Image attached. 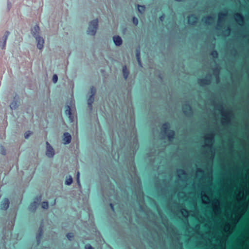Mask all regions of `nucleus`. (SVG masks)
Returning a JSON list of instances; mask_svg holds the SVG:
<instances>
[{
  "label": "nucleus",
  "instance_id": "obj_40",
  "mask_svg": "<svg viewBox=\"0 0 249 249\" xmlns=\"http://www.w3.org/2000/svg\"><path fill=\"white\" fill-rule=\"evenodd\" d=\"M181 171L182 174H183V175H186V172L184 170H181Z\"/></svg>",
  "mask_w": 249,
  "mask_h": 249
},
{
  "label": "nucleus",
  "instance_id": "obj_38",
  "mask_svg": "<svg viewBox=\"0 0 249 249\" xmlns=\"http://www.w3.org/2000/svg\"><path fill=\"white\" fill-rule=\"evenodd\" d=\"M164 18V15H162L160 17V20H161L162 21L163 20Z\"/></svg>",
  "mask_w": 249,
  "mask_h": 249
},
{
  "label": "nucleus",
  "instance_id": "obj_8",
  "mask_svg": "<svg viewBox=\"0 0 249 249\" xmlns=\"http://www.w3.org/2000/svg\"><path fill=\"white\" fill-rule=\"evenodd\" d=\"M170 124L169 123L166 122L163 124L161 127V133L165 134L170 130Z\"/></svg>",
  "mask_w": 249,
  "mask_h": 249
},
{
  "label": "nucleus",
  "instance_id": "obj_11",
  "mask_svg": "<svg viewBox=\"0 0 249 249\" xmlns=\"http://www.w3.org/2000/svg\"><path fill=\"white\" fill-rule=\"evenodd\" d=\"M71 139V135L68 132H65L64 133V138L63 141L64 142L65 144L69 143Z\"/></svg>",
  "mask_w": 249,
  "mask_h": 249
},
{
  "label": "nucleus",
  "instance_id": "obj_34",
  "mask_svg": "<svg viewBox=\"0 0 249 249\" xmlns=\"http://www.w3.org/2000/svg\"><path fill=\"white\" fill-rule=\"evenodd\" d=\"M85 249H93V248L89 244H87L85 246Z\"/></svg>",
  "mask_w": 249,
  "mask_h": 249
},
{
  "label": "nucleus",
  "instance_id": "obj_6",
  "mask_svg": "<svg viewBox=\"0 0 249 249\" xmlns=\"http://www.w3.org/2000/svg\"><path fill=\"white\" fill-rule=\"evenodd\" d=\"M198 84L201 86H204V85H208L211 83V79L210 78H208L207 77L199 79L198 80Z\"/></svg>",
  "mask_w": 249,
  "mask_h": 249
},
{
  "label": "nucleus",
  "instance_id": "obj_7",
  "mask_svg": "<svg viewBox=\"0 0 249 249\" xmlns=\"http://www.w3.org/2000/svg\"><path fill=\"white\" fill-rule=\"evenodd\" d=\"M9 206V201L8 198H4L0 204V209L6 210Z\"/></svg>",
  "mask_w": 249,
  "mask_h": 249
},
{
  "label": "nucleus",
  "instance_id": "obj_3",
  "mask_svg": "<svg viewBox=\"0 0 249 249\" xmlns=\"http://www.w3.org/2000/svg\"><path fill=\"white\" fill-rule=\"evenodd\" d=\"M47 145V150L46 155L49 158L53 157L54 155V151L53 148L51 146L48 142H46Z\"/></svg>",
  "mask_w": 249,
  "mask_h": 249
},
{
  "label": "nucleus",
  "instance_id": "obj_13",
  "mask_svg": "<svg viewBox=\"0 0 249 249\" xmlns=\"http://www.w3.org/2000/svg\"><path fill=\"white\" fill-rule=\"evenodd\" d=\"M39 30V27L37 25L35 26V27L32 29L33 36L35 37H36V36H39L38 34Z\"/></svg>",
  "mask_w": 249,
  "mask_h": 249
},
{
  "label": "nucleus",
  "instance_id": "obj_39",
  "mask_svg": "<svg viewBox=\"0 0 249 249\" xmlns=\"http://www.w3.org/2000/svg\"><path fill=\"white\" fill-rule=\"evenodd\" d=\"M42 229H41V228H40V232H39V237H40V236H42Z\"/></svg>",
  "mask_w": 249,
  "mask_h": 249
},
{
  "label": "nucleus",
  "instance_id": "obj_21",
  "mask_svg": "<svg viewBox=\"0 0 249 249\" xmlns=\"http://www.w3.org/2000/svg\"><path fill=\"white\" fill-rule=\"evenodd\" d=\"M18 102L13 101L10 105V108L12 109H16L18 106Z\"/></svg>",
  "mask_w": 249,
  "mask_h": 249
},
{
  "label": "nucleus",
  "instance_id": "obj_22",
  "mask_svg": "<svg viewBox=\"0 0 249 249\" xmlns=\"http://www.w3.org/2000/svg\"><path fill=\"white\" fill-rule=\"evenodd\" d=\"M230 114V112H228L226 113H223V116L225 117V118H223V123L225 124L226 123H228L229 122V119L228 118V115Z\"/></svg>",
  "mask_w": 249,
  "mask_h": 249
},
{
  "label": "nucleus",
  "instance_id": "obj_1",
  "mask_svg": "<svg viewBox=\"0 0 249 249\" xmlns=\"http://www.w3.org/2000/svg\"><path fill=\"white\" fill-rule=\"evenodd\" d=\"M98 25V19H95L89 23L87 34L91 36H94L96 33Z\"/></svg>",
  "mask_w": 249,
  "mask_h": 249
},
{
  "label": "nucleus",
  "instance_id": "obj_10",
  "mask_svg": "<svg viewBox=\"0 0 249 249\" xmlns=\"http://www.w3.org/2000/svg\"><path fill=\"white\" fill-rule=\"evenodd\" d=\"M10 33L9 32H6L4 36L2 37V42H0V47L1 49H4L6 45V40L8 36H9Z\"/></svg>",
  "mask_w": 249,
  "mask_h": 249
},
{
  "label": "nucleus",
  "instance_id": "obj_16",
  "mask_svg": "<svg viewBox=\"0 0 249 249\" xmlns=\"http://www.w3.org/2000/svg\"><path fill=\"white\" fill-rule=\"evenodd\" d=\"M136 58L138 63L140 67H142V63L141 59V53L139 49H137L136 53Z\"/></svg>",
  "mask_w": 249,
  "mask_h": 249
},
{
  "label": "nucleus",
  "instance_id": "obj_23",
  "mask_svg": "<svg viewBox=\"0 0 249 249\" xmlns=\"http://www.w3.org/2000/svg\"><path fill=\"white\" fill-rule=\"evenodd\" d=\"M138 10L140 13H142L145 9L144 5H137Z\"/></svg>",
  "mask_w": 249,
  "mask_h": 249
},
{
  "label": "nucleus",
  "instance_id": "obj_27",
  "mask_svg": "<svg viewBox=\"0 0 249 249\" xmlns=\"http://www.w3.org/2000/svg\"><path fill=\"white\" fill-rule=\"evenodd\" d=\"M72 182V178L71 176H69L68 178H67L65 183L67 185H70Z\"/></svg>",
  "mask_w": 249,
  "mask_h": 249
},
{
  "label": "nucleus",
  "instance_id": "obj_44",
  "mask_svg": "<svg viewBox=\"0 0 249 249\" xmlns=\"http://www.w3.org/2000/svg\"><path fill=\"white\" fill-rule=\"evenodd\" d=\"M41 199V196H39V200Z\"/></svg>",
  "mask_w": 249,
  "mask_h": 249
},
{
  "label": "nucleus",
  "instance_id": "obj_5",
  "mask_svg": "<svg viewBox=\"0 0 249 249\" xmlns=\"http://www.w3.org/2000/svg\"><path fill=\"white\" fill-rule=\"evenodd\" d=\"M182 110L184 114L187 116L192 112V107L189 104L184 105L182 107Z\"/></svg>",
  "mask_w": 249,
  "mask_h": 249
},
{
  "label": "nucleus",
  "instance_id": "obj_26",
  "mask_svg": "<svg viewBox=\"0 0 249 249\" xmlns=\"http://www.w3.org/2000/svg\"><path fill=\"white\" fill-rule=\"evenodd\" d=\"M213 135L209 134L208 136L206 138V141L208 142H212L213 141Z\"/></svg>",
  "mask_w": 249,
  "mask_h": 249
},
{
  "label": "nucleus",
  "instance_id": "obj_4",
  "mask_svg": "<svg viewBox=\"0 0 249 249\" xmlns=\"http://www.w3.org/2000/svg\"><path fill=\"white\" fill-rule=\"evenodd\" d=\"M188 23L191 25H195L197 23L198 18L197 16L195 15H191L188 17Z\"/></svg>",
  "mask_w": 249,
  "mask_h": 249
},
{
  "label": "nucleus",
  "instance_id": "obj_32",
  "mask_svg": "<svg viewBox=\"0 0 249 249\" xmlns=\"http://www.w3.org/2000/svg\"><path fill=\"white\" fill-rule=\"evenodd\" d=\"M32 133V132L30 131H28L26 132L25 133V138L26 139L28 138L31 135Z\"/></svg>",
  "mask_w": 249,
  "mask_h": 249
},
{
  "label": "nucleus",
  "instance_id": "obj_2",
  "mask_svg": "<svg viewBox=\"0 0 249 249\" xmlns=\"http://www.w3.org/2000/svg\"><path fill=\"white\" fill-rule=\"evenodd\" d=\"M95 88L93 86L91 87L90 88L91 95L89 96V98L88 99V104L91 109H92V105L94 100V96L95 94Z\"/></svg>",
  "mask_w": 249,
  "mask_h": 249
},
{
  "label": "nucleus",
  "instance_id": "obj_30",
  "mask_svg": "<svg viewBox=\"0 0 249 249\" xmlns=\"http://www.w3.org/2000/svg\"><path fill=\"white\" fill-rule=\"evenodd\" d=\"M73 234L71 232L68 233L66 234V237L69 240H71V239L73 238Z\"/></svg>",
  "mask_w": 249,
  "mask_h": 249
},
{
  "label": "nucleus",
  "instance_id": "obj_31",
  "mask_svg": "<svg viewBox=\"0 0 249 249\" xmlns=\"http://www.w3.org/2000/svg\"><path fill=\"white\" fill-rule=\"evenodd\" d=\"M133 22L135 25H137L139 23L138 19L136 17H133L132 18Z\"/></svg>",
  "mask_w": 249,
  "mask_h": 249
},
{
  "label": "nucleus",
  "instance_id": "obj_42",
  "mask_svg": "<svg viewBox=\"0 0 249 249\" xmlns=\"http://www.w3.org/2000/svg\"><path fill=\"white\" fill-rule=\"evenodd\" d=\"M231 30L230 28H228L226 30V32H228V33H229L230 32Z\"/></svg>",
  "mask_w": 249,
  "mask_h": 249
},
{
  "label": "nucleus",
  "instance_id": "obj_36",
  "mask_svg": "<svg viewBox=\"0 0 249 249\" xmlns=\"http://www.w3.org/2000/svg\"><path fill=\"white\" fill-rule=\"evenodd\" d=\"M109 206L110 207V208L112 210V211L114 212L115 211V208H114V205L112 203H111L109 204Z\"/></svg>",
  "mask_w": 249,
  "mask_h": 249
},
{
  "label": "nucleus",
  "instance_id": "obj_14",
  "mask_svg": "<svg viewBox=\"0 0 249 249\" xmlns=\"http://www.w3.org/2000/svg\"><path fill=\"white\" fill-rule=\"evenodd\" d=\"M168 138V139L170 141H173L175 136V131L173 130H169L168 132L165 134Z\"/></svg>",
  "mask_w": 249,
  "mask_h": 249
},
{
  "label": "nucleus",
  "instance_id": "obj_41",
  "mask_svg": "<svg viewBox=\"0 0 249 249\" xmlns=\"http://www.w3.org/2000/svg\"><path fill=\"white\" fill-rule=\"evenodd\" d=\"M176 1H178V2H183L185 0H175Z\"/></svg>",
  "mask_w": 249,
  "mask_h": 249
},
{
  "label": "nucleus",
  "instance_id": "obj_29",
  "mask_svg": "<svg viewBox=\"0 0 249 249\" xmlns=\"http://www.w3.org/2000/svg\"><path fill=\"white\" fill-rule=\"evenodd\" d=\"M76 181H77V183L78 184V185L79 186H80L81 184H80V173L78 171L77 172Z\"/></svg>",
  "mask_w": 249,
  "mask_h": 249
},
{
  "label": "nucleus",
  "instance_id": "obj_37",
  "mask_svg": "<svg viewBox=\"0 0 249 249\" xmlns=\"http://www.w3.org/2000/svg\"><path fill=\"white\" fill-rule=\"evenodd\" d=\"M2 150H1V154L3 155H5L6 154L5 150L4 149V148L3 147H2Z\"/></svg>",
  "mask_w": 249,
  "mask_h": 249
},
{
  "label": "nucleus",
  "instance_id": "obj_19",
  "mask_svg": "<svg viewBox=\"0 0 249 249\" xmlns=\"http://www.w3.org/2000/svg\"><path fill=\"white\" fill-rule=\"evenodd\" d=\"M37 205H38L37 202L34 201L33 202H32L30 204V205L29 206V208L30 210H32L33 211H35L37 208Z\"/></svg>",
  "mask_w": 249,
  "mask_h": 249
},
{
  "label": "nucleus",
  "instance_id": "obj_12",
  "mask_svg": "<svg viewBox=\"0 0 249 249\" xmlns=\"http://www.w3.org/2000/svg\"><path fill=\"white\" fill-rule=\"evenodd\" d=\"M113 40L116 46H120L122 43V39L119 36H113Z\"/></svg>",
  "mask_w": 249,
  "mask_h": 249
},
{
  "label": "nucleus",
  "instance_id": "obj_20",
  "mask_svg": "<svg viewBox=\"0 0 249 249\" xmlns=\"http://www.w3.org/2000/svg\"><path fill=\"white\" fill-rule=\"evenodd\" d=\"M123 73L124 79H126L129 75V71L126 66H124L123 68Z\"/></svg>",
  "mask_w": 249,
  "mask_h": 249
},
{
  "label": "nucleus",
  "instance_id": "obj_35",
  "mask_svg": "<svg viewBox=\"0 0 249 249\" xmlns=\"http://www.w3.org/2000/svg\"><path fill=\"white\" fill-rule=\"evenodd\" d=\"M182 213L183 214V215H185V214H188V212L187 210L185 209H183L182 211H181Z\"/></svg>",
  "mask_w": 249,
  "mask_h": 249
},
{
  "label": "nucleus",
  "instance_id": "obj_25",
  "mask_svg": "<svg viewBox=\"0 0 249 249\" xmlns=\"http://www.w3.org/2000/svg\"><path fill=\"white\" fill-rule=\"evenodd\" d=\"M218 53L215 50H213L210 53V55L214 58H217L218 57Z\"/></svg>",
  "mask_w": 249,
  "mask_h": 249
},
{
  "label": "nucleus",
  "instance_id": "obj_43",
  "mask_svg": "<svg viewBox=\"0 0 249 249\" xmlns=\"http://www.w3.org/2000/svg\"><path fill=\"white\" fill-rule=\"evenodd\" d=\"M55 204V199L54 200L53 202V205H54Z\"/></svg>",
  "mask_w": 249,
  "mask_h": 249
},
{
  "label": "nucleus",
  "instance_id": "obj_24",
  "mask_svg": "<svg viewBox=\"0 0 249 249\" xmlns=\"http://www.w3.org/2000/svg\"><path fill=\"white\" fill-rule=\"evenodd\" d=\"M227 14L225 13H219L218 14V18L219 21H222L224 18L227 16Z\"/></svg>",
  "mask_w": 249,
  "mask_h": 249
},
{
  "label": "nucleus",
  "instance_id": "obj_15",
  "mask_svg": "<svg viewBox=\"0 0 249 249\" xmlns=\"http://www.w3.org/2000/svg\"><path fill=\"white\" fill-rule=\"evenodd\" d=\"M213 18L210 16H208L206 17H204L202 18V21L207 25H210L211 23L210 21L213 20Z\"/></svg>",
  "mask_w": 249,
  "mask_h": 249
},
{
  "label": "nucleus",
  "instance_id": "obj_9",
  "mask_svg": "<svg viewBox=\"0 0 249 249\" xmlns=\"http://www.w3.org/2000/svg\"><path fill=\"white\" fill-rule=\"evenodd\" d=\"M35 38L36 39V41L37 42V48L39 50H41L43 47L44 39L40 36H36V37Z\"/></svg>",
  "mask_w": 249,
  "mask_h": 249
},
{
  "label": "nucleus",
  "instance_id": "obj_18",
  "mask_svg": "<svg viewBox=\"0 0 249 249\" xmlns=\"http://www.w3.org/2000/svg\"><path fill=\"white\" fill-rule=\"evenodd\" d=\"M65 113L67 115H69V118H70V120L72 122L73 121V117L72 116V113L70 106H68L67 107V109L65 110Z\"/></svg>",
  "mask_w": 249,
  "mask_h": 249
},
{
  "label": "nucleus",
  "instance_id": "obj_28",
  "mask_svg": "<svg viewBox=\"0 0 249 249\" xmlns=\"http://www.w3.org/2000/svg\"><path fill=\"white\" fill-rule=\"evenodd\" d=\"M41 207L44 209H47L48 208V203L47 201H43L42 202Z\"/></svg>",
  "mask_w": 249,
  "mask_h": 249
},
{
  "label": "nucleus",
  "instance_id": "obj_33",
  "mask_svg": "<svg viewBox=\"0 0 249 249\" xmlns=\"http://www.w3.org/2000/svg\"><path fill=\"white\" fill-rule=\"evenodd\" d=\"M58 77L56 74H54L53 76V83H55L57 81Z\"/></svg>",
  "mask_w": 249,
  "mask_h": 249
},
{
  "label": "nucleus",
  "instance_id": "obj_17",
  "mask_svg": "<svg viewBox=\"0 0 249 249\" xmlns=\"http://www.w3.org/2000/svg\"><path fill=\"white\" fill-rule=\"evenodd\" d=\"M234 16H235L236 20L238 22L243 23L244 22V18L241 14H240L239 13H237L235 14Z\"/></svg>",
  "mask_w": 249,
  "mask_h": 249
}]
</instances>
